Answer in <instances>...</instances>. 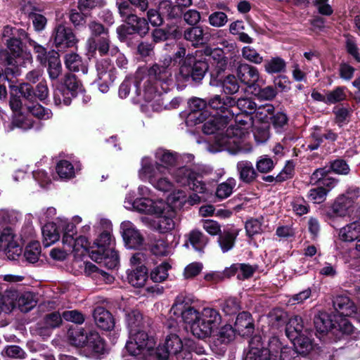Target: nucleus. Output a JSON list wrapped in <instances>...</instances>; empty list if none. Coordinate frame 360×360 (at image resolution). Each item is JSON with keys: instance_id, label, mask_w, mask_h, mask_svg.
<instances>
[{"instance_id": "obj_25", "label": "nucleus", "mask_w": 360, "mask_h": 360, "mask_svg": "<svg viewBox=\"0 0 360 360\" xmlns=\"http://www.w3.org/2000/svg\"><path fill=\"white\" fill-rule=\"evenodd\" d=\"M309 331L303 323L301 316L295 315L290 317L286 325L285 334L290 339H296L299 335Z\"/></svg>"}, {"instance_id": "obj_18", "label": "nucleus", "mask_w": 360, "mask_h": 360, "mask_svg": "<svg viewBox=\"0 0 360 360\" xmlns=\"http://www.w3.org/2000/svg\"><path fill=\"white\" fill-rule=\"evenodd\" d=\"M183 349L181 339L176 334L167 335L165 342L156 349L157 356L161 360H167L170 355H178Z\"/></svg>"}, {"instance_id": "obj_7", "label": "nucleus", "mask_w": 360, "mask_h": 360, "mask_svg": "<svg viewBox=\"0 0 360 360\" xmlns=\"http://www.w3.org/2000/svg\"><path fill=\"white\" fill-rule=\"evenodd\" d=\"M106 230L100 233L91 245V257L97 262H103L108 269H112L119 264V256L112 245L114 238L111 234L112 225L105 221Z\"/></svg>"}, {"instance_id": "obj_32", "label": "nucleus", "mask_w": 360, "mask_h": 360, "mask_svg": "<svg viewBox=\"0 0 360 360\" xmlns=\"http://www.w3.org/2000/svg\"><path fill=\"white\" fill-rule=\"evenodd\" d=\"M127 279L129 283L136 288H141L148 279V270L144 265L136 267L134 269L128 272Z\"/></svg>"}, {"instance_id": "obj_60", "label": "nucleus", "mask_w": 360, "mask_h": 360, "mask_svg": "<svg viewBox=\"0 0 360 360\" xmlns=\"http://www.w3.org/2000/svg\"><path fill=\"white\" fill-rule=\"evenodd\" d=\"M222 87L226 94H233L238 92L240 86L236 77L233 75H229L224 79Z\"/></svg>"}, {"instance_id": "obj_13", "label": "nucleus", "mask_w": 360, "mask_h": 360, "mask_svg": "<svg viewBox=\"0 0 360 360\" xmlns=\"http://www.w3.org/2000/svg\"><path fill=\"white\" fill-rule=\"evenodd\" d=\"M353 192L356 193L357 195H360V188H352L349 189L345 194L341 195L335 199L327 212L328 216L335 218L350 215L354 211Z\"/></svg>"}, {"instance_id": "obj_51", "label": "nucleus", "mask_w": 360, "mask_h": 360, "mask_svg": "<svg viewBox=\"0 0 360 360\" xmlns=\"http://www.w3.org/2000/svg\"><path fill=\"white\" fill-rule=\"evenodd\" d=\"M285 68V61L279 58L276 57L265 62L264 70L269 74L278 73L283 71Z\"/></svg>"}, {"instance_id": "obj_12", "label": "nucleus", "mask_w": 360, "mask_h": 360, "mask_svg": "<svg viewBox=\"0 0 360 360\" xmlns=\"http://www.w3.org/2000/svg\"><path fill=\"white\" fill-rule=\"evenodd\" d=\"M155 342L143 330L129 333V340L127 342L126 349L132 356H138L152 350Z\"/></svg>"}, {"instance_id": "obj_46", "label": "nucleus", "mask_w": 360, "mask_h": 360, "mask_svg": "<svg viewBox=\"0 0 360 360\" xmlns=\"http://www.w3.org/2000/svg\"><path fill=\"white\" fill-rule=\"evenodd\" d=\"M27 111L34 117L41 120H49L52 117V112L48 108H45L39 103H25Z\"/></svg>"}, {"instance_id": "obj_15", "label": "nucleus", "mask_w": 360, "mask_h": 360, "mask_svg": "<svg viewBox=\"0 0 360 360\" xmlns=\"http://www.w3.org/2000/svg\"><path fill=\"white\" fill-rule=\"evenodd\" d=\"M51 39L59 51L75 46L78 39L72 29L63 24H58L53 30Z\"/></svg>"}, {"instance_id": "obj_28", "label": "nucleus", "mask_w": 360, "mask_h": 360, "mask_svg": "<svg viewBox=\"0 0 360 360\" xmlns=\"http://www.w3.org/2000/svg\"><path fill=\"white\" fill-rule=\"evenodd\" d=\"M338 236L345 242H352L358 239L360 236V219L342 227L339 230Z\"/></svg>"}, {"instance_id": "obj_5", "label": "nucleus", "mask_w": 360, "mask_h": 360, "mask_svg": "<svg viewBox=\"0 0 360 360\" xmlns=\"http://www.w3.org/2000/svg\"><path fill=\"white\" fill-rule=\"evenodd\" d=\"M126 209L136 210L155 217L150 226L161 233H165L174 228V212L162 200L142 198L135 202L126 201Z\"/></svg>"}, {"instance_id": "obj_53", "label": "nucleus", "mask_w": 360, "mask_h": 360, "mask_svg": "<svg viewBox=\"0 0 360 360\" xmlns=\"http://www.w3.org/2000/svg\"><path fill=\"white\" fill-rule=\"evenodd\" d=\"M347 98L346 87L338 86L333 91L327 92L326 104H334L343 101Z\"/></svg>"}, {"instance_id": "obj_3", "label": "nucleus", "mask_w": 360, "mask_h": 360, "mask_svg": "<svg viewBox=\"0 0 360 360\" xmlns=\"http://www.w3.org/2000/svg\"><path fill=\"white\" fill-rule=\"evenodd\" d=\"M170 313L181 318L189 326L192 334L201 339L209 337L221 321V316L215 309L205 307L199 311L189 304L184 294L176 297Z\"/></svg>"}, {"instance_id": "obj_21", "label": "nucleus", "mask_w": 360, "mask_h": 360, "mask_svg": "<svg viewBox=\"0 0 360 360\" xmlns=\"http://www.w3.org/2000/svg\"><path fill=\"white\" fill-rule=\"evenodd\" d=\"M335 309L344 316H352L360 322V308L357 309L349 297L340 295L333 300Z\"/></svg>"}, {"instance_id": "obj_17", "label": "nucleus", "mask_w": 360, "mask_h": 360, "mask_svg": "<svg viewBox=\"0 0 360 360\" xmlns=\"http://www.w3.org/2000/svg\"><path fill=\"white\" fill-rule=\"evenodd\" d=\"M190 112L186 119L188 126L196 125L205 122L208 118L207 103L205 100L199 98L191 99L189 103Z\"/></svg>"}, {"instance_id": "obj_2", "label": "nucleus", "mask_w": 360, "mask_h": 360, "mask_svg": "<svg viewBox=\"0 0 360 360\" xmlns=\"http://www.w3.org/2000/svg\"><path fill=\"white\" fill-rule=\"evenodd\" d=\"M171 58L165 59L163 65L155 64L148 70V76L143 77L141 72L137 74V87L143 82V92L139 93L147 103L148 108L154 111H160L165 108H176L181 102L179 98H174L169 104L164 105L162 94L167 92L173 85V78L169 65Z\"/></svg>"}, {"instance_id": "obj_39", "label": "nucleus", "mask_w": 360, "mask_h": 360, "mask_svg": "<svg viewBox=\"0 0 360 360\" xmlns=\"http://www.w3.org/2000/svg\"><path fill=\"white\" fill-rule=\"evenodd\" d=\"M293 343L296 351L302 354H306L312 349V342L311 340V331L302 334L296 338V339H290Z\"/></svg>"}, {"instance_id": "obj_62", "label": "nucleus", "mask_w": 360, "mask_h": 360, "mask_svg": "<svg viewBox=\"0 0 360 360\" xmlns=\"http://www.w3.org/2000/svg\"><path fill=\"white\" fill-rule=\"evenodd\" d=\"M208 22L212 27H221L226 24L228 22V17L224 12L216 11L209 15Z\"/></svg>"}, {"instance_id": "obj_1", "label": "nucleus", "mask_w": 360, "mask_h": 360, "mask_svg": "<svg viewBox=\"0 0 360 360\" xmlns=\"http://www.w3.org/2000/svg\"><path fill=\"white\" fill-rule=\"evenodd\" d=\"M238 108L242 112L233 115L232 119L228 115L213 117L202 126L206 134L213 135V145L210 148L212 153L228 150L232 154L249 153L252 146L246 143L249 129L256 104L248 98H239L236 102Z\"/></svg>"}, {"instance_id": "obj_29", "label": "nucleus", "mask_w": 360, "mask_h": 360, "mask_svg": "<svg viewBox=\"0 0 360 360\" xmlns=\"http://www.w3.org/2000/svg\"><path fill=\"white\" fill-rule=\"evenodd\" d=\"M256 268L253 266L246 264H234L229 268L225 269V274L227 277L232 276L237 274L238 279H246L251 277Z\"/></svg>"}, {"instance_id": "obj_55", "label": "nucleus", "mask_w": 360, "mask_h": 360, "mask_svg": "<svg viewBox=\"0 0 360 360\" xmlns=\"http://www.w3.org/2000/svg\"><path fill=\"white\" fill-rule=\"evenodd\" d=\"M18 305L21 311L27 312L36 305V301L32 293L25 292L19 297Z\"/></svg>"}, {"instance_id": "obj_54", "label": "nucleus", "mask_w": 360, "mask_h": 360, "mask_svg": "<svg viewBox=\"0 0 360 360\" xmlns=\"http://www.w3.org/2000/svg\"><path fill=\"white\" fill-rule=\"evenodd\" d=\"M241 55L244 59L254 64H261L263 57L252 46H245L241 50Z\"/></svg>"}, {"instance_id": "obj_44", "label": "nucleus", "mask_w": 360, "mask_h": 360, "mask_svg": "<svg viewBox=\"0 0 360 360\" xmlns=\"http://www.w3.org/2000/svg\"><path fill=\"white\" fill-rule=\"evenodd\" d=\"M236 186V181L233 178H229L226 181L219 184L216 190V196L220 200L229 198Z\"/></svg>"}, {"instance_id": "obj_41", "label": "nucleus", "mask_w": 360, "mask_h": 360, "mask_svg": "<svg viewBox=\"0 0 360 360\" xmlns=\"http://www.w3.org/2000/svg\"><path fill=\"white\" fill-rule=\"evenodd\" d=\"M274 107L269 103L261 105L255 110V117L252 121L257 123H265L269 124V120L273 117Z\"/></svg>"}, {"instance_id": "obj_8", "label": "nucleus", "mask_w": 360, "mask_h": 360, "mask_svg": "<svg viewBox=\"0 0 360 360\" xmlns=\"http://www.w3.org/2000/svg\"><path fill=\"white\" fill-rule=\"evenodd\" d=\"M7 46L9 50L8 56L6 58L8 65L13 68H7L5 70L6 76L19 75L18 67H25L32 62V54L22 49L21 41L17 38L11 37L7 40Z\"/></svg>"}, {"instance_id": "obj_63", "label": "nucleus", "mask_w": 360, "mask_h": 360, "mask_svg": "<svg viewBox=\"0 0 360 360\" xmlns=\"http://www.w3.org/2000/svg\"><path fill=\"white\" fill-rule=\"evenodd\" d=\"M327 193L328 191L323 187L311 188L309 191L308 199L314 203L320 204L326 200Z\"/></svg>"}, {"instance_id": "obj_27", "label": "nucleus", "mask_w": 360, "mask_h": 360, "mask_svg": "<svg viewBox=\"0 0 360 360\" xmlns=\"http://www.w3.org/2000/svg\"><path fill=\"white\" fill-rule=\"evenodd\" d=\"M139 72H141L142 75L143 77H146V76H148V74H145L144 71L142 70H139L136 74H135V76H134V79H129V78H127L120 85V89H119V96L120 98H125L126 97L128 96L129 94V91H130V89H131V86L132 84H134V86L135 87V89H136V92L137 94V96H139V99H138V101L139 102H141V101H145L143 98V97L139 95V93L141 91V93L143 92V82L141 83V87L138 89L137 87V74Z\"/></svg>"}, {"instance_id": "obj_49", "label": "nucleus", "mask_w": 360, "mask_h": 360, "mask_svg": "<svg viewBox=\"0 0 360 360\" xmlns=\"http://www.w3.org/2000/svg\"><path fill=\"white\" fill-rule=\"evenodd\" d=\"M127 24L130 25L134 32L141 35L146 34L149 30L146 20L145 18H139L137 15L131 16Z\"/></svg>"}, {"instance_id": "obj_9", "label": "nucleus", "mask_w": 360, "mask_h": 360, "mask_svg": "<svg viewBox=\"0 0 360 360\" xmlns=\"http://www.w3.org/2000/svg\"><path fill=\"white\" fill-rule=\"evenodd\" d=\"M58 221L64 230L62 243L69 252H79L82 249L91 251V245L84 236H77L75 226L66 218H59Z\"/></svg>"}, {"instance_id": "obj_56", "label": "nucleus", "mask_w": 360, "mask_h": 360, "mask_svg": "<svg viewBox=\"0 0 360 360\" xmlns=\"http://www.w3.org/2000/svg\"><path fill=\"white\" fill-rule=\"evenodd\" d=\"M275 165L274 161L266 155H261L256 162V167L260 173L271 172Z\"/></svg>"}, {"instance_id": "obj_50", "label": "nucleus", "mask_w": 360, "mask_h": 360, "mask_svg": "<svg viewBox=\"0 0 360 360\" xmlns=\"http://www.w3.org/2000/svg\"><path fill=\"white\" fill-rule=\"evenodd\" d=\"M127 322L129 328V333L142 330V315L138 311H132L127 316Z\"/></svg>"}, {"instance_id": "obj_45", "label": "nucleus", "mask_w": 360, "mask_h": 360, "mask_svg": "<svg viewBox=\"0 0 360 360\" xmlns=\"http://www.w3.org/2000/svg\"><path fill=\"white\" fill-rule=\"evenodd\" d=\"M171 266L168 262H163L153 269L150 274V279L155 283H161L168 276V270Z\"/></svg>"}, {"instance_id": "obj_23", "label": "nucleus", "mask_w": 360, "mask_h": 360, "mask_svg": "<svg viewBox=\"0 0 360 360\" xmlns=\"http://www.w3.org/2000/svg\"><path fill=\"white\" fill-rule=\"evenodd\" d=\"M18 91L22 96L30 102L35 98L44 101L49 96V89L45 82H41L37 84L36 92H34L31 86L27 83L20 84Z\"/></svg>"}, {"instance_id": "obj_57", "label": "nucleus", "mask_w": 360, "mask_h": 360, "mask_svg": "<svg viewBox=\"0 0 360 360\" xmlns=\"http://www.w3.org/2000/svg\"><path fill=\"white\" fill-rule=\"evenodd\" d=\"M263 219H251L245 223V230L249 236L260 234L263 232L264 227L262 221Z\"/></svg>"}, {"instance_id": "obj_11", "label": "nucleus", "mask_w": 360, "mask_h": 360, "mask_svg": "<svg viewBox=\"0 0 360 360\" xmlns=\"http://www.w3.org/2000/svg\"><path fill=\"white\" fill-rule=\"evenodd\" d=\"M176 183L181 186H188L189 188L197 193L206 192V186L201 180L202 175L194 168L181 167L172 173Z\"/></svg>"}, {"instance_id": "obj_10", "label": "nucleus", "mask_w": 360, "mask_h": 360, "mask_svg": "<svg viewBox=\"0 0 360 360\" xmlns=\"http://www.w3.org/2000/svg\"><path fill=\"white\" fill-rule=\"evenodd\" d=\"M207 70L208 65L205 60L197 59L195 56L188 54L180 65L177 79L181 81L192 79L196 82H200Z\"/></svg>"}, {"instance_id": "obj_47", "label": "nucleus", "mask_w": 360, "mask_h": 360, "mask_svg": "<svg viewBox=\"0 0 360 360\" xmlns=\"http://www.w3.org/2000/svg\"><path fill=\"white\" fill-rule=\"evenodd\" d=\"M87 336L88 333L83 328H77L69 331L70 341L76 347H85L86 340H88Z\"/></svg>"}, {"instance_id": "obj_24", "label": "nucleus", "mask_w": 360, "mask_h": 360, "mask_svg": "<svg viewBox=\"0 0 360 360\" xmlns=\"http://www.w3.org/2000/svg\"><path fill=\"white\" fill-rule=\"evenodd\" d=\"M61 218L60 217L56 218V221L53 222L46 223L41 228V233L43 237V244L45 247H49L51 245L54 244L57 242L60 238V232L63 231L64 233V230L63 227L60 225V223L58 221V219Z\"/></svg>"}, {"instance_id": "obj_64", "label": "nucleus", "mask_w": 360, "mask_h": 360, "mask_svg": "<svg viewBox=\"0 0 360 360\" xmlns=\"http://www.w3.org/2000/svg\"><path fill=\"white\" fill-rule=\"evenodd\" d=\"M169 200L174 207L180 208L187 203V196L184 191L177 190L169 195Z\"/></svg>"}, {"instance_id": "obj_31", "label": "nucleus", "mask_w": 360, "mask_h": 360, "mask_svg": "<svg viewBox=\"0 0 360 360\" xmlns=\"http://www.w3.org/2000/svg\"><path fill=\"white\" fill-rule=\"evenodd\" d=\"M184 38L192 43L193 46H199L207 43L209 37L204 33L203 29L200 26H195L185 30Z\"/></svg>"}, {"instance_id": "obj_52", "label": "nucleus", "mask_w": 360, "mask_h": 360, "mask_svg": "<svg viewBox=\"0 0 360 360\" xmlns=\"http://www.w3.org/2000/svg\"><path fill=\"white\" fill-rule=\"evenodd\" d=\"M41 253V247L39 243H30L25 248L24 257L30 263H35L38 261Z\"/></svg>"}, {"instance_id": "obj_42", "label": "nucleus", "mask_w": 360, "mask_h": 360, "mask_svg": "<svg viewBox=\"0 0 360 360\" xmlns=\"http://www.w3.org/2000/svg\"><path fill=\"white\" fill-rule=\"evenodd\" d=\"M88 340L85 347L98 354H103L105 351V342L100 335L96 331L88 333Z\"/></svg>"}, {"instance_id": "obj_26", "label": "nucleus", "mask_w": 360, "mask_h": 360, "mask_svg": "<svg viewBox=\"0 0 360 360\" xmlns=\"http://www.w3.org/2000/svg\"><path fill=\"white\" fill-rule=\"evenodd\" d=\"M94 319L98 328L104 330L113 328L115 323L112 314L102 307H96L94 311Z\"/></svg>"}, {"instance_id": "obj_43", "label": "nucleus", "mask_w": 360, "mask_h": 360, "mask_svg": "<svg viewBox=\"0 0 360 360\" xmlns=\"http://www.w3.org/2000/svg\"><path fill=\"white\" fill-rule=\"evenodd\" d=\"M252 126V133L255 141L257 143H262L266 142L269 137V124L265 123H257L255 121H252L250 127Z\"/></svg>"}, {"instance_id": "obj_35", "label": "nucleus", "mask_w": 360, "mask_h": 360, "mask_svg": "<svg viewBox=\"0 0 360 360\" xmlns=\"http://www.w3.org/2000/svg\"><path fill=\"white\" fill-rule=\"evenodd\" d=\"M240 179L246 183L252 182L257 176V172L251 162L248 160L239 161L236 165Z\"/></svg>"}, {"instance_id": "obj_22", "label": "nucleus", "mask_w": 360, "mask_h": 360, "mask_svg": "<svg viewBox=\"0 0 360 360\" xmlns=\"http://www.w3.org/2000/svg\"><path fill=\"white\" fill-rule=\"evenodd\" d=\"M236 103L235 100L231 98L226 96L225 98H221L220 96L216 95L212 98H211L209 101V105L210 108L215 109L217 110H219V112H217L214 115H209L207 120L204 123V124L212 117H221L222 115H228L233 118L234 112L230 109L231 107H233Z\"/></svg>"}, {"instance_id": "obj_6", "label": "nucleus", "mask_w": 360, "mask_h": 360, "mask_svg": "<svg viewBox=\"0 0 360 360\" xmlns=\"http://www.w3.org/2000/svg\"><path fill=\"white\" fill-rule=\"evenodd\" d=\"M260 336H254L249 342V351L245 360H300L298 352L283 345L277 338H272L269 348H264Z\"/></svg>"}, {"instance_id": "obj_37", "label": "nucleus", "mask_w": 360, "mask_h": 360, "mask_svg": "<svg viewBox=\"0 0 360 360\" xmlns=\"http://www.w3.org/2000/svg\"><path fill=\"white\" fill-rule=\"evenodd\" d=\"M48 72L51 79H56L61 73L62 66L59 54L55 51H49L48 53Z\"/></svg>"}, {"instance_id": "obj_58", "label": "nucleus", "mask_w": 360, "mask_h": 360, "mask_svg": "<svg viewBox=\"0 0 360 360\" xmlns=\"http://www.w3.org/2000/svg\"><path fill=\"white\" fill-rule=\"evenodd\" d=\"M151 251L158 256H167L171 252V248L164 238H160L154 242Z\"/></svg>"}, {"instance_id": "obj_4", "label": "nucleus", "mask_w": 360, "mask_h": 360, "mask_svg": "<svg viewBox=\"0 0 360 360\" xmlns=\"http://www.w3.org/2000/svg\"><path fill=\"white\" fill-rule=\"evenodd\" d=\"M155 161L150 157H144L138 171L139 179L148 181L155 189L166 193L173 188V183L167 175L172 174L171 167L177 160L176 153L159 148L155 153Z\"/></svg>"}, {"instance_id": "obj_20", "label": "nucleus", "mask_w": 360, "mask_h": 360, "mask_svg": "<svg viewBox=\"0 0 360 360\" xmlns=\"http://www.w3.org/2000/svg\"><path fill=\"white\" fill-rule=\"evenodd\" d=\"M121 233L125 243L129 249L140 248L143 243V237L129 221H124L120 225Z\"/></svg>"}, {"instance_id": "obj_16", "label": "nucleus", "mask_w": 360, "mask_h": 360, "mask_svg": "<svg viewBox=\"0 0 360 360\" xmlns=\"http://www.w3.org/2000/svg\"><path fill=\"white\" fill-rule=\"evenodd\" d=\"M236 74L241 83L254 91H256V86L264 84L257 68L248 63H239Z\"/></svg>"}, {"instance_id": "obj_30", "label": "nucleus", "mask_w": 360, "mask_h": 360, "mask_svg": "<svg viewBox=\"0 0 360 360\" xmlns=\"http://www.w3.org/2000/svg\"><path fill=\"white\" fill-rule=\"evenodd\" d=\"M98 78L100 81H114L115 79V70L108 59H102L96 65Z\"/></svg>"}, {"instance_id": "obj_40", "label": "nucleus", "mask_w": 360, "mask_h": 360, "mask_svg": "<svg viewBox=\"0 0 360 360\" xmlns=\"http://www.w3.org/2000/svg\"><path fill=\"white\" fill-rule=\"evenodd\" d=\"M65 64L66 68L73 72H82L85 75L88 72L87 67L84 65L79 55L71 53L65 55Z\"/></svg>"}, {"instance_id": "obj_33", "label": "nucleus", "mask_w": 360, "mask_h": 360, "mask_svg": "<svg viewBox=\"0 0 360 360\" xmlns=\"http://www.w3.org/2000/svg\"><path fill=\"white\" fill-rule=\"evenodd\" d=\"M56 169L60 178L70 179L75 176L77 171L81 169V165L78 162L73 165L68 160H63L58 162Z\"/></svg>"}, {"instance_id": "obj_48", "label": "nucleus", "mask_w": 360, "mask_h": 360, "mask_svg": "<svg viewBox=\"0 0 360 360\" xmlns=\"http://www.w3.org/2000/svg\"><path fill=\"white\" fill-rule=\"evenodd\" d=\"M189 241L196 251L202 252L207 243V238L202 232L194 230L190 233Z\"/></svg>"}, {"instance_id": "obj_36", "label": "nucleus", "mask_w": 360, "mask_h": 360, "mask_svg": "<svg viewBox=\"0 0 360 360\" xmlns=\"http://www.w3.org/2000/svg\"><path fill=\"white\" fill-rule=\"evenodd\" d=\"M235 327L236 330L242 335L252 333L253 324L252 323L250 314L245 311L238 314L235 322Z\"/></svg>"}, {"instance_id": "obj_19", "label": "nucleus", "mask_w": 360, "mask_h": 360, "mask_svg": "<svg viewBox=\"0 0 360 360\" xmlns=\"http://www.w3.org/2000/svg\"><path fill=\"white\" fill-rule=\"evenodd\" d=\"M19 87L13 88L12 89L11 98H10V106L13 111L15 112V116L13 120V124L23 130L31 129L33 127V122L27 117L25 116L22 113L20 112L22 109V103L19 96L14 95L13 91L16 93L18 91Z\"/></svg>"}, {"instance_id": "obj_14", "label": "nucleus", "mask_w": 360, "mask_h": 360, "mask_svg": "<svg viewBox=\"0 0 360 360\" xmlns=\"http://www.w3.org/2000/svg\"><path fill=\"white\" fill-rule=\"evenodd\" d=\"M15 234L10 227H6L0 233V251L4 252L6 257L15 260L22 253V248L15 240Z\"/></svg>"}, {"instance_id": "obj_61", "label": "nucleus", "mask_w": 360, "mask_h": 360, "mask_svg": "<svg viewBox=\"0 0 360 360\" xmlns=\"http://www.w3.org/2000/svg\"><path fill=\"white\" fill-rule=\"evenodd\" d=\"M70 92L65 89H56L53 91V101L56 105L68 106L71 103Z\"/></svg>"}, {"instance_id": "obj_38", "label": "nucleus", "mask_w": 360, "mask_h": 360, "mask_svg": "<svg viewBox=\"0 0 360 360\" xmlns=\"http://www.w3.org/2000/svg\"><path fill=\"white\" fill-rule=\"evenodd\" d=\"M314 326L316 330L320 333H325L336 328L335 321L331 319V316L326 312H320L314 318Z\"/></svg>"}, {"instance_id": "obj_34", "label": "nucleus", "mask_w": 360, "mask_h": 360, "mask_svg": "<svg viewBox=\"0 0 360 360\" xmlns=\"http://www.w3.org/2000/svg\"><path fill=\"white\" fill-rule=\"evenodd\" d=\"M238 234V231L234 229H224L219 234L218 243L223 252H226L233 248Z\"/></svg>"}, {"instance_id": "obj_59", "label": "nucleus", "mask_w": 360, "mask_h": 360, "mask_svg": "<svg viewBox=\"0 0 360 360\" xmlns=\"http://www.w3.org/2000/svg\"><path fill=\"white\" fill-rule=\"evenodd\" d=\"M216 63L217 68L219 71L226 69L227 65V59L224 56V51L221 49H214L207 53Z\"/></svg>"}]
</instances>
